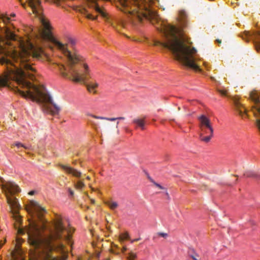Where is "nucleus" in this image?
Segmentation results:
<instances>
[{"instance_id":"obj_27","label":"nucleus","mask_w":260,"mask_h":260,"mask_svg":"<svg viewBox=\"0 0 260 260\" xmlns=\"http://www.w3.org/2000/svg\"><path fill=\"white\" fill-rule=\"evenodd\" d=\"M6 240L5 239L3 241H1L0 242V248L2 246V245H3L4 244V243L6 242Z\"/></svg>"},{"instance_id":"obj_19","label":"nucleus","mask_w":260,"mask_h":260,"mask_svg":"<svg viewBox=\"0 0 260 260\" xmlns=\"http://www.w3.org/2000/svg\"><path fill=\"white\" fill-rule=\"evenodd\" d=\"M134 122L138 125L143 127L144 125V120L143 119H136L134 120Z\"/></svg>"},{"instance_id":"obj_4","label":"nucleus","mask_w":260,"mask_h":260,"mask_svg":"<svg viewBox=\"0 0 260 260\" xmlns=\"http://www.w3.org/2000/svg\"><path fill=\"white\" fill-rule=\"evenodd\" d=\"M28 6L32 13L38 17L42 23V27L39 29L41 38L47 42L52 43L54 47L68 58L69 63L75 64L82 60V57L76 52H71L69 47L76 44L75 40L71 37H67L64 41H60L51 32L52 27L49 22L42 14L41 0H27Z\"/></svg>"},{"instance_id":"obj_10","label":"nucleus","mask_w":260,"mask_h":260,"mask_svg":"<svg viewBox=\"0 0 260 260\" xmlns=\"http://www.w3.org/2000/svg\"><path fill=\"white\" fill-rule=\"evenodd\" d=\"M59 166L66 173L71 174L74 177H80L81 175V172L72 168L68 164H60Z\"/></svg>"},{"instance_id":"obj_42","label":"nucleus","mask_w":260,"mask_h":260,"mask_svg":"<svg viewBox=\"0 0 260 260\" xmlns=\"http://www.w3.org/2000/svg\"><path fill=\"white\" fill-rule=\"evenodd\" d=\"M106 260H109V259H106Z\"/></svg>"},{"instance_id":"obj_12","label":"nucleus","mask_w":260,"mask_h":260,"mask_svg":"<svg viewBox=\"0 0 260 260\" xmlns=\"http://www.w3.org/2000/svg\"><path fill=\"white\" fill-rule=\"evenodd\" d=\"M68 235L66 237V240L69 245H72V243L71 242V236L72 234L74 232L75 229L74 228L69 226L67 230Z\"/></svg>"},{"instance_id":"obj_29","label":"nucleus","mask_w":260,"mask_h":260,"mask_svg":"<svg viewBox=\"0 0 260 260\" xmlns=\"http://www.w3.org/2000/svg\"><path fill=\"white\" fill-rule=\"evenodd\" d=\"M13 258H14V260H17L15 255L13 256ZM20 260H23V257L22 256H21Z\"/></svg>"},{"instance_id":"obj_8","label":"nucleus","mask_w":260,"mask_h":260,"mask_svg":"<svg viewBox=\"0 0 260 260\" xmlns=\"http://www.w3.org/2000/svg\"><path fill=\"white\" fill-rule=\"evenodd\" d=\"M259 96L260 92L256 90H253L250 93V99L254 102V105L252 107L251 111L256 118V125L260 131V104L258 103Z\"/></svg>"},{"instance_id":"obj_37","label":"nucleus","mask_w":260,"mask_h":260,"mask_svg":"<svg viewBox=\"0 0 260 260\" xmlns=\"http://www.w3.org/2000/svg\"><path fill=\"white\" fill-rule=\"evenodd\" d=\"M234 177L235 178V180H234V181H235L236 180V176H234Z\"/></svg>"},{"instance_id":"obj_3","label":"nucleus","mask_w":260,"mask_h":260,"mask_svg":"<svg viewBox=\"0 0 260 260\" xmlns=\"http://www.w3.org/2000/svg\"><path fill=\"white\" fill-rule=\"evenodd\" d=\"M160 30L164 35L163 40L156 41L154 45L168 48L176 59L184 65L196 72H201L197 59L194 56L196 50L184 42L181 29L175 25L164 23Z\"/></svg>"},{"instance_id":"obj_35","label":"nucleus","mask_w":260,"mask_h":260,"mask_svg":"<svg viewBox=\"0 0 260 260\" xmlns=\"http://www.w3.org/2000/svg\"><path fill=\"white\" fill-rule=\"evenodd\" d=\"M15 15L14 14H13L11 15V16L15 17Z\"/></svg>"},{"instance_id":"obj_18","label":"nucleus","mask_w":260,"mask_h":260,"mask_svg":"<svg viewBox=\"0 0 260 260\" xmlns=\"http://www.w3.org/2000/svg\"><path fill=\"white\" fill-rule=\"evenodd\" d=\"M137 257V254L134 252H130L127 257V260H135Z\"/></svg>"},{"instance_id":"obj_38","label":"nucleus","mask_w":260,"mask_h":260,"mask_svg":"<svg viewBox=\"0 0 260 260\" xmlns=\"http://www.w3.org/2000/svg\"><path fill=\"white\" fill-rule=\"evenodd\" d=\"M70 192H71V194L73 193V192L72 191H71V190L70 191Z\"/></svg>"},{"instance_id":"obj_20","label":"nucleus","mask_w":260,"mask_h":260,"mask_svg":"<svg viewBox=\"0 0 260 260\" xmlns=\"http://www.w3.org/2000/svg\"><path fill=\"white\" fill-rule=\"evenodd\" d=\"M22 242H23V240L21 238L17 237L16 240V243L15 247L17 250H18V249L19 248V247Z\"/></svg>"},{"instance_id":"obj_13","label":"nucleus","mask_w":260,"mask_h":260,"mask_svg":"<svg viewBox=\"0 0 260 260\" xmlns=\"http://www.w3.org/2000/svg\"><path fill=\"white\" fill-rule=\"evenodd\" d=\"M153 185L158 193L167 191V188L161 184L153 181Z\"/></svg>"},{"instance_id":"obj_14","label":"nucleus","mask_w":260,"mask_h":260,"mask_svg":"<svg viewBox=\"0 0 260 260\" xmlns=\"http://www.w3.org/2000/svg\"><path fill=\"white\" fill-rule=\"evenodd\" d=\"M106 205L112 210L115 209L118 207V204L114 201H108L106 202Z\"/></svg>"},{"instance_id":"obj_5","label":"nucleus","mask_w":260,"mask_h":260,"mask_svg":"<svg viewBox=\"0 0 260 260\" xmlns=\"http://www.w3.org/2000/svg\"><path fill=\"white\" fill-rule=\"evenodd\" d=\"M58 66L60 73L63 76L66 77L70 74V77L74 82H85L87 91L93 94L97 93L100 83L96 78V75L86 62H83L82 64L83 73L81 74L71 71L68 73L66 71V68L63 64H58Z\"/></svg>"},{"instance_id":"obj_23","label":"nucleus","mask_w":260,"mask_h":260,"mask_svg":"<svg viewBox=\"0 0 260 260\" xmlns=\"http://www.w3.org/2000/svg\"><path fill=\"white\" fill-rule=\"evenodd\" d=\"M2 19L5 23H6L9 22L10 18L7 15H5L2 17Z\"/></svg>"},{"instance_id":"obj_40","label":"nucleus","mask_w":260,"mask_h":260,"mask_svg":"<svg viewBox=\"0 0 260 260\" xmlns=\"http://www.w3.org/2000/svg\"><path fill=\"white\" fill-rule=\"evenodd\" d=\"M29 193L30 194H32V192H29Z\"/></svg>"},{"instance_id":"obj_7","label":"nucleus","mask_w":260,"mask_h":260,"mask_svg":"<svg viewBox=\"0 0 260 260\" xmlns=\"http://www.w3.org/2000/svg\"><path fill=\"white\" fill-rule=\"evenodd\" d=\"M200 121V139L204 143L210 141L213 135V128L210 120L204 115L199 118Z\"/></svg>"},{"instance_id":"obj_34","label":"nucleus","mask_w":260,"mask_h":260,"mask_svg":"<svg viewBox=\"0 0 260 260\" xmlns=\"http://www.w3.org/2000/svg\"><path fill=\"white\" fill-rule=\"evenodd\" d=\"M82 259V258L81 257H78V259L77 260H81Z\"/></svg>"},{"instance_id":"obj_1","label":"nucleus","mask_w":260,"mask_h":260,"mask_svg":"<svg viewBox=\"0 0 260 260\" xmlns=\"http://www.w3.org/2000/svg\"><path fill=\"white\" fill-rule=\"evenodd\" d=\"M6 39L0 37V63L7 65V72L0 76V86H6L8 85L10 80H14L19 86L16 88L17 91L21 96L33 101L53 106L55 111H50L52 114L58 112L61 109L60 106L52 101L45 87L35 85L27 82L26 77L33 80V75L22 71L23 69L26 72L35 71L29 60L31 57L39 59L46 55L43 49L38 46H33L28 39H20V51L17 53L8 48L10 44V40H15V35L6 30Z\"/></svg>"},{"instance_id":"obj_24","label":"nucleus","mask_w":260,"mask_h":260,"mask_svg":"<svg viewBox=\"0 0 260 260\" xmlns=\"http://www.w3.org/2000/svg\"><path fill=\"white\" fill-rule=\"evenodd\" d=\"M218 92L220 94L223 96H226L228 94V91L225 89H218Z\"/></svg>"},{"instance_id":"obj_33","label":"nucleus","mask_w":260,"mask_h":260,"mask_svg":"<svg viewBox=\"0 0 260 260\" xmlns=\"http://www.w3.org/2000/svg\"><path fill=\"white\" fill-rule=\"evenodd\" d=\"M86 179H88V180H90V178L89 176H87Z\"/></svg>"},{"instance_id":"obj_30","label":"nucleus","mask_w":260,"mask_h":260,"mask_svg":"<svg viewBox=\"0 0 260 260\" xmlns=\"http://www.w3.org/2000/svg\"><path fill=\"white\" fill-rule=\"evenodd\" d=\"M90 201L92 204H94L95 203V201L93 199H90Z\"/></svg>"},{"instance_id":"obj_41","label":"nucleus","mask_w":260,"mask_h":260,"mask_svg":"<svg viewBox=\"0 0 260 260\" xmlns=\"http://www.w3.org/2000/svg\"><path fill=\"white\" fill-rule=\"evenodd\" d=\"M204 65L205 66H206V63H204Z\"/></svg>"},{"instance_id":"obj_28","label":"nucleus","mask_w":260,"mask_h":260,"mask_svg":"<svg viewBox=\"0 0 260 260\" xmlns=\"http://www.w3.org/2000/svg\"><path fill=\"white\" fill-rule=\"evenodd\" d=\"M126 249H127L126 247L125 246H123V248H122V252H124L126 250Z\"/></svg>"},{"instance_id":"obj_26","label":"nucleus","mask_w":260,"mask_h":260,"mask_svg":"<svg viewBox=\"0 0 260 260\" xmlns=\"http://www.w3.org/2000/svg\"><path fill=\"white\" fill-rule=\"evenodd\" d=\"M179 15H180V18L181 19H183V17L185 16V12L183 11H181L179 12Z\"/></svg>"},{"instance_id":"obj_21","label":"nucleus","mask_w":260,"mask_h":260,"mask_svg":"<svg viewBox=\"0 0 260 260\" xmlns=\"http://www.w3.org/2000/svg\"><path fill=\"white\" fill-rule=\"evenodd\" d=\"M13 146L14 147H17V148H26V147L22 143H20V142H15L13 143Z\"/></svg>"},{"instance_id":"obj_32","label":"nucleus","mask_w":260,"mask_h":260,"mask_svg":"<svg viewBox=\"0 0 260 260\" xmlns=\"http://www.w3.org/2000/svg\"><path fill=\"white\" fill-rule=\"evenodd\" d=\"M111 25L113 26V27L114 28H115L116 29H117V28L116 27V26H115L114 24H112Z\"/></svg>"},{"instance_id":"obj_17","label":"nucleus","mask_w":260,"mask_h":260,"mask_svg":"<svg viewBox=\"0 0 260 260\" xmlns=\"http://www.w3.org/2000/svg\"><path fill=\"white\" fill-rule=\"evenodd\" d=\"M84 15H85V17L89 19L95 20L96 19L97 16H93L90 13H88L87 10H85L84 12L83 13Z\"/></svg>"},{"instance_id":"obj_6","label":"nucleus","mask_w":260,"mask_h":260,"mask_svg":"<svg viewBox=\"0 0 260 260\" xmlns=\"http://www.w3.org/2000/svg\"><path fill=\"white\" fill-rule=\"evenodd\" d=\"M91 117L100 121L97 123L95 128L104 133H118V126L119 122L116 121V118H107L91 115Z\"/></svg>"},{"instance_id":"obj_11","label":"nucleus","mask_w":260,"mask_h":260,"mask_svg":"<svg viewBox=\"0 0 260 260\" xmlns=\"http://www.w3.org/2000/svg\"><path fill=\"white\" fill-rule=\"evenodd\" d=\"M56 249L61 251L62 253L65 252L64 248L65 246L62 244H59L56 247ZM68 257V255L64 253L63 254L62 257L57 258L52 257L51 255L48 254L45 260H66Z\"/></svg>"},{"instance_id":"obj_15","label":"nucleus","mask_w":260,"mask_h":260,"mask_svg":"<svg viewBox=\"0 0 260 260\" xmlns=\"http://www.w3.org/2000/svg\"><path fill=\"white\" fill-rule=\"evenodd\" d=\"M129 239V236L127 233L121 234L119 236L118 240L121 244Z\"/></svg>"},{"instance_id":"obj_22","label":"nucleus","mask_w":260,"mask_h":260,"mask_svg":"<svg viewBox=\"0 0 260 260\" xmlns=\"http://www.w3.org/2000/svg\"><path fill=\"white\" fill-rule=\"evenodd\" d=\"M200 256L197 254L190 255L189 260H199Z\"/></svg>"},{"instance_id":"obj_16","label":"nucleus","mask_w":260,"mask_h":260,"mask_svg":"<svg viewBox=\"0 0 260 260\" xmlns=\"http://www.w3.org/2000/svg\"><path fill=\"white\" fill-rule=\"evenodd\" d=\"M85 186L84 183L81 180L78 181L76 184H75V187L77 189H80L83 188Z\"/></svg>"},{"instance_id":"obj_25","label":"nucleus","mask_w":260,"mask_h":260,"mask_svg":"<svg viewBox=\"0 0 260 260\" xmlns=\"http://www.w3.org/2000/svg\"><path fill=\"white\" fill-rule=\"evenodd\" d=\"M115 248H117V245L115 244L114 243H112V248H111V252L116 254H118V252H116L114 250Z\"/></svg>"},{"instance_id":"obj_36","label":"nucleus","mask_w":260,"mask_h":260,"mask_svg":"<svg viewBox=\"0 0 260 260\" xmlns=\"http://www.w3.org/2000/svg\"><path fill=\"white\" fill-rule=\"evenodd\" d=\"M22 5L23 6V7H24L25 6V4H22Z\"/></svg>"},{"instance_id":"obj_31","label":"nucleus","mask_w":260,"mask_h":260,"mask_svg":"<svg viewBox=\"0 0 260 260\" xmlns=\"http://www.w3.org/2000/svg\"><path fill=\"white\" fill-rule=\"evenodd\" d=\"M245 175L247 177H250L251 176L250 174H249L248 173L245 174Z\"/></svg>"},{"instance_id":"obj_39","label":"nucleus","mask_w":260,"mask_h":260,"mask_svg":"<svg viewBox=\"0 0 260 260\" xmlns=\"http://www.w3.org/2000/svg\"><path fill=\"white\" fill-rule=\"evenodd\" d=\"M217 42H218V43H221V41H219V40H217Z\"/></svg>"},{"instance_id":"obj_2","label":"nucleus","mask_w":260,"mask_h":260,"mask_svg":"<svg viewBox=\"0 0 260 260\" xmlns=\"http://www.w3.org/2000/svg\"><path fill=\"white\" fill-rule=\"evenodd\" d=\"M0 185L3 191L7 198V202L10 206L13 217L15 220L14 226L18 229L19 234L26 233L28 235L29 243L35 248H43L47 251H51L54 248L53 242L62 237V232L64 230L63 225V218L60 215H56L53 222V229L50 231V235L47 237L41 239L40 237L41 230L46 228L47 220L43 218L46 212L45 209L37 202L29 201L25 205V209L32 217L36 214L39 223L35 219H28V225L24 229L20 228L22 223V217L19 214L21 206L14 194L20 191L19 186L13 182H5L0 177Z\"/></svg>"},{"instance_id":"obj_9","label":"nucleus","mask_w":260,"mask_h":260,"mask_svg":"<svg viewBox=\"0 0 260 260\" xmlns=\"http://www.w3.org/2000/svg\"><path fill=\"white\" fill-rule=\"evenodd\" d=\"M233 100L235 109L237 114L243 119L248 118L249 115L248 114V111L243 104L241 102L239 98L238 97H235Z\"/></svg>"}]
</instances>
